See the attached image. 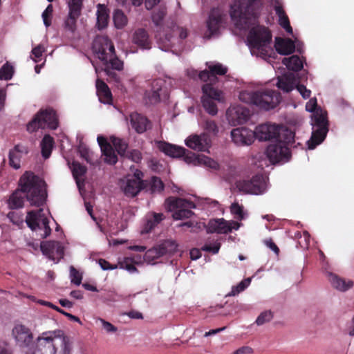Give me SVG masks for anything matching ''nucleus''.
Here are the masks:
<instances>
[{
    "label": "nucleus",
    "mask_w": 354,
    "mask_h": 354,
    "mask_svg": "<svg viewBox=\"0 0 354 354\" xmlns=\"http://www.w3.org/2000/svg\"><path fill=\"white\" fill-rule=\"evenodd\" d=\"M19 189L10 197L9 207L12 209L20 208L24 203V198L30 205L40 207L46 199L45 182L33 173L26 171L19 179Z\"/></svg>",
    "instance_id": "nucleus-1"
},
{
    "label": "nucleus",
    "mask_w": 354,
    "mask_h": 354,
    "mask_svg": "<svg viewBox=\"0 0 354 354\" xmlns=\"http://www.w3.org/2000/svg\"><path fill=\"white\" fill-rule=\"evenodd\" d=\"M209 71H202L199 73V79L205 82L202 87L203 96L201 102L205 110L210 115H215L218 109L215 101L222 100V93L214 84L218 82L216 75H225L227 68L219 63H207Z\"/></svg>",
    "instance_id": "nucleus-2"
},
{
    "label": "nucleus",
    "mask_w": 354,
    "mask_h": 354,
    "mask_svg": "<svg viewBox=\"0 0 354 354\" xmlns=\"http://www.w3.org/2000/svg\"><path fill=\"white\" fill-rule=\"evenodd\" d=\"M92 48L94 54L104 65V71L106 75L118 81L117 74L111 69L122 70L123 62L115 55V47L112 41L107 36L98 35L93 41Z\"/></svg>",
    "instance_id": "nucleus-3"
},
{
    "label": "nucleus",
    "mask_w": 354,
    "mask_h": 354,
    "mask_svg": "<svg viewBox=\"0 0 354 354\" xmlns=\"http://www.w3.org/2000/svg\"><path fill=\"white\" fill-rule=\"evenodd\" d=\"M37 351L33 354H71L68 338L61 330L41 333L35 342Z\"/></svg>",
    "instance_id": "nucleus-4"
},
{
    "label": "nucleus",
    "mask_w": 354,
    "mask_h": 354,
    "mask_svg": "<svg viewBox=\"0 0 354 354\" xmlns=\"http://www.w3.org/2000/svg\"><path fill=\"white\" fill-rule=\"evenodd\" d=\"M261 7V0H234L230 9L234 26L240 30H245L254 25Z\"/></svg>",
    "instance_id": "nucleus-5"
},
{
    "label": "nucleus",
    "mask_w": 354,
    "mask_h": 354,
    "mask_svg": "<svg viewBox=\"0 0 354 354\" xmlns=\"http://www.w3.org/2000/svg\"><path fill=\"white\" fill-rule=\"evenodd\" d=\"M271 33L267 28L261 26L252 27L247 37L252 55L265 60L272 57L275 53L271 46Z\"/></svg>",
    "instance_id": "nucleus-6"
},
{
    "label": "nucleus",
    "mask_w": 354,
    "mask_h": 354,
    "mask_svg": "<svg viewBox=\"0 0 354 354\" xmlns=\"http://www.w3.org/2000/svg\"><path fill=\"white\" fill-rule=\"evenodd\" d=\"M317 100L311 98L306 104V109L308 112H313L312 115L313 132L310 140L306 143L308 149H313L317 145L321 144L325 139L328 131V122L326 113L322 109H316Z\"/></svg>",
    "instance_id": "nucleus-7"
},
{
    "label": "nucleus",
    "mask_w": 354,
    "mask_h": 354,
    "mask_svg": "<svg viewBox=\"0 0 354 354\" xmlns=\"http://www.w3.org/2000/svg\"><path fill=\"white\" fill-rule=\"evenodd\" d=\"M239 97L243 102L254 104L266 111L274 109L281 101L279 93L268 88L256 91H242L240 92Z\"/></svg>",
    "instance_id": "nucleus-8"
},
{
    "label": "nucleus",
    "mask_w": 354,
    "mask_h": 354,
    "mask_svg": "<svg viewBox=\"0 0 354 354\" xmlns=\"http://www.w3.org/2000/svg\"><path fill=\"white\" fill-rule=\"evenodd\" d=\"M294 138V132L289 129H283L280 134V138L268 146L266 153L272 164L289 160L290 157L289 146L295 143Z\"/></svg>",
    "instance_id": "nucleus-9"
},
{
    "label": "nucleus",
    "mask_w": 354,
    "mask_h": 354,
    "mask_svg": "<svg viewBox=\"0 0 354 354\" xmlns=\"http://www.w3.org/2000/svg\"><path fill=\"white\" fill-rule=\"evenodd\" d=\"M187 35V28L172 24L162 32H158L156 37L159 48L162 50L169 51L173 47L180 46L183 40L186 39Z\"/></svg>",
    "instance_id": "nucleus-10"
},
{
    "label": "nucleus",
    "mask_w": 354,
    "mask_h": 354,
    "mask_svg": "<svg viewBox=\"0 0 354 354\" xmlns=\"http://www.w3.org/2000/svg\"><path fill=\"white\" fill-rule=\"evenodd\" d=\"M165 207L169 212H172L174 220H182L189 218L194 214L192 209L195 208L196 205L191 201L169 197L165 201Z\"/></svg>",
    "instance_id": "nucleus-11"
},
{
    "label": "nucleus",
    "mask_w": 354,
    "mask_h": 354,
    "mask_svg": "<svg viewBox=\"0 0 354 354\" xmlns=\"http://www.w3.org/2000/svg\"><path fill=\"white\" fill-rule=\"evenodd\" d=\"M26 223L32 231L42 230L43 232L39 234L42 239L50 234L51 229L48 225V219L41 208L28 212Z\"/></svg>",
    "instance_id": "nucleus-12"
},
{
    "label": "nucleus",
    "mask_w": 354,
    "mask_h": 354,
    "mask_svg": "<svg viewBox=\"0 0 354 354\" xmlns=\"http://www.w3.org/2000/svg\"><path fill=\"white\" fill-rule=\"evenodd\" d=\"M237 189L244 193L251 194H262L268 189L266 178L263 175L257 174L251 179H243L236 181Z\"/></svg>",
    "instance_id": "nucleus-13"
},
{
    "label": "nucleus",
    "mask_w": 354,
    "mask_h": 354,
    "mask_svg": "<svg viewBox=\"0 0 354 354\" xmlns=\"http://www.w3.org/2000/svg\"><path fill=\"white\" fill-rule=\"evenodd\" d=\"M68 13L64 22V29L74 33L77 29V21L82 13L83 0H67Z\"/></svg>",
    "instance_id": "nucleus-14"
},
{
    "label": "nucleus",
    "mask_w": 354,
    "mask_h": 354,
    "mask_svg": "<svg viewBox=\"0 0 354 354\" xmlns=\"http://www.w3.org/2000/svg\"><path fill=\"white\" fill-rule=\"evenodd\" d=\"M226 15L221 8H214L211 10L207 21V33L206 37L218 36L220 30L225 23Z\"/></svg>",
    "instance_id": "nucleus-15"
},
{
    "label": "nucleus",
    "mask_w": 354,
    "mask_h": 354,
    "mask_svg": "<svg viewBox=\"0 0 354 354\" xmlns=\"http://www.w3.org/2000/svg\"><path fill=\"white\" fill-rule=\"evenodd\" d=\"M241 223L234 221H226L224 218L212 219L209 221L207 232L209 233L227 234L232 230H237Z\"/></svg>",
    "instance_id": "nucleus-16"
},
{
    "label": "nucleus",
    "mask_w": 354,
    "mask_h": 354,
    "mask_svg": "<svg viewBox=\"0 0 354 354\" xmlns=\"http://www.w3.org/2000/svg\"><path fill=\"white\" fill-rule=\"evenodd\" d=\"M288 129L274 124H263L256 127L254 133V139L263 140H270L273 138L277 140L280 138L282 130Z\"/></svg>",
    "instance_id": "nucleus-17"
},
{
    "label": "nucleus",
    "mask_w": 354,
    "mask_h": 354,
    "mask_svg": "<svg viewBox=\"0 0 354 354\" xmlns=\"http://www.w3.org/2000/svg\"><path fill=\"white\" fill-rule=\"evenodd\" d=\"M177 250V245L174 241H166L162 244L148 250L145 254V260L148 263L153 261L166 254H171Z\"/></svg>",
    "instance_id": "nucleus-18"
},
{
    "label": "nucleus",
    "mask_w": 354,
    "mask_h": 354,
    "mask_svg": "<svg viewBox=\"0 0 354 354\" xmlns=\"http://www.w3.org/2000/svg\"><path fill=\"white\" fill-rule=\"evenodd\" d=\"M185 145L194 151L209 152L212 140L206 133H202L200 135L192 134L185 140Z\"/></svg>",
    "instance_id": "nucleus-19"
},
{
    "label": "nucleus",
    "mask_w": 354,
    "mask_h": 354,
    "mask_svg": "<svg viewBox=\"0 0 354 354\" xmlns=\"http://www.w3.org/2000/svg\"><path fill=\"white\" fill-rule=\"evenodd\" d=\"M249 117V109L241 105L230 106L226 111L227 120L232 126H236L245 122Z\"/></svg>",
    "instance_id": "nucleus-20"
},
{
    "label": "nucleus",
    "mask_w": 354,
    "mask_h": 354,
    "mask_svg": "<svg viewBox=\"0 0 354 354\" xmlns=\"http://www.w3.org/2000/svg\"><path fill=\"white\" fill-rule=\"evenodd\" d=\"M40 247L42 253L55 263H58L64 257V248L60 242L43 241L41 243Z\"/></svg>",
    "instance_id": "nucleus-21"
},
{
    "label": "nucleus",
    "mask_w": 354,
    "mask_h": 354,
    "mask_svg": "<svg viewBox=\"0 0 354 354\" xmlns=\"http://www.w3.org/2000/svg\"><path fill=\"white\" fill-rule=\"evenodd\" d=\"M302 45L295 39V42L290 39H283L277 37L275 39L274 47L276 50L281 55H290L295 48L299 53H303Z\"/></svg>",
    "instance_id": "nucleus-22"
},
{
    "label": "nucleus",
    "mask_w": 354,
    "mask_h": 354,
    "mask_svg": "<svg viewBox=\"0 0 354 354\" xmlns=\"http://www.w3.org/2000/svg\"><path fill=\"white\" fill-rule=\"evenodd\" d=\"M231 138L237 146L250 145L254 140V133L248 128H236L231 131Z\"/></svg>",
    "instance_id": "nucleus-23"
},
{
    "label": "nucleus",
    "mask_w": 354,
    "mask_h": 354,
    "mask_svg": "<svg viewBox=\"0 0 354 354\" xmlns=\"http://www.w3.org/2000/svg\"><path fill=\"white\" fill-rule=\"evenodd\" d=\"M37 116H39L41 129H57L58 126V120L54 110L50 109L41 110L37 114Z\"/></svg>",
    "instance_id": "nucleus-24"
},
{
    "label": "nucleus",
    "mask_w": 354,
    "mask_h": 354,
    "mask_svg": "<svg viewBox=\"0 0 354 354\" xmlns=\"http://www.w3.org/2000/svg\"><path fill=\"white\" fill-rule=\"evenodd\" d=\"M12 335L17 342L28 346L33 340L31 330L24 325H16L12 329Z\"/></svg>",
    "instance_id": "nucleus-25"
},
{
    "label": "nucleus",
    "mask_w": 354,
    "mask_h": 354,
    "mask_svg": "<svg viewBox=\"0 0 354 354\" xmlns=\"http://www.w3.org/2000/svg\"><path fill=\"white\" fill-rule=\"evenodd\" d=\"M97 140L104 156V162L110 165L115 164L118 161L117 155L106 139L102 136H99Z\"/></svg>",
    "instance_id": "nucleus-26"
},
{
    "label": "nucleus",
    "mask_w": 354,
    "mask_h": 354,
    "mask_svg": "<svg viewBox=\"0 0 354 354\" xmlns=\"http://www.w3.org/2000/svg\"><path fill=\"white\" fill-rule=\"evenodd\" d=\"M158 149L166 155L173 158H180L186 152V149L165 141L156 142Z\"/></svg>",
    "instance_id": "nucleus-27"
},
{
    "label": "nucleus",
    "mask_w": 354,
    "mask_h": 354,
    "mask_svg": "<svg viewBox=\"0 0 354 354\" xmlns=\"http://www.w3.org/2000/svg\"><path fill=\"white\" fill-rule=\"evenodd\" d=\"M129 120L132 128L138 133H144L150 127L148 119L136 112L130 114Z\"/></svg>",
    "instance_id": "nucleus-28"
},
{
    "label": "nucleus",
    "mask_w": 354,
    "mask_h": 354,
    "mask_svg": "<svg viewBox=\"0 0 354 354\" xmlns=\"http://www.w3.org/2000/svg\"><path fill=\"white\" fill-rule=\"evenodd\" d=\"M28 153L26 147L17 145L9 153V163L11 167L17 169L20 168V160L23 155Z\"/></svg>",
    "instance_id": "nucleus-29"
},
{
    "label": "nucleus",
    "mask_w": 354,
    "mask_h": 354,
    "mask_svg": "<svg viewBox=\"0 0 354 354\" xmlns=\"http://www.w3.org/2000/svg\"><path fill=\"white\" fill-rule=\"evenodd\" d=\"M132 41L142 49H149L151 46L149 35L147 31L142 28H139L133 32Z\"/></svg>",
    "instance_id": "nucleus-30"
},
{
    "label": "nucleus",
    "mask_w": 354,
    "mask_h": 354,
    "mask_svg": "<svg viewBox=\"0 0 354 354\" xmlns=\"http://www.w3.org/2000/svg\"><path fill=\"white\" fill-rule=\"evenodd\" d=\"M328 276L331 286L339 291L345 292L353 286V282L351 280H346L331 272Z\"/></svg>",
    "instance_id": "nucleus-31"
},
{
    "label": "nucleus",
    "mask_w": 354,
    "mask_h": 354,
    "mask_svg": "<svg viewBox=\"0 0 354 354\" xmlns=\"http://www.w3.org/2000/svg\"><path fill=\"white\" fill-rule=\"evenodd\" d=\"M95 86L99 100L104 104H110L112 100V95L108 86L103 81L97 78Z\"/></svg>",
    "instance_id": "nucleus-32"
},
{
    "label": "nucleus",
    "mask_w": 354,
    "mask_h": 354,
    "mask_svg": "<svg viewBox=\"0 0 354 354\" xmlns=\"http://www.w3.org/2000/svg\"><path fill=\"white\" fill-rule=\"evenodd\" d=\"M274 8L275 12L279 17V24L280 26L283 27L286 30V32L292 34V28L290 25L288 17L283 10V6L278 0H274Z\"/></svg>",
    "instance_id": "nucleus-33"
},
{
    "label": "nucleus",
    "mask_w": 354,
    "mask_h": 354,
    "mask_svg": "<svg viewBox=\"0 0 354 354\" xmlns=\"http://www.w3.org/2000/svg\"><path fill=\"white\" fill-rule=\"evenodd\" d=\"M96 16L97 28L101 30L106 28L109 19V12L105 5L101 3L97 5Z\"/></svg>",
    "instance_id": "nucleus-34"
},
{
    "label": "nucleus",
    "mask_w": 354,
    "mask_h": 354,
    "mask_svg": "<svg viewBox=\"0 0 354 354\" xmlns=\"http://www.w3.org/2000/svg\"><path fill=\"white\" fill-rule=\"evenodd\" d=\"M296 80L295 74L288 73L281 77H279L277 86L279 88L285 92H290L295 88Z\"/></svg>",
    "instance_id": "nucleus-35"
},
{
    "label": "nucleus",
    "mask_w": 354,
    "mask_h": 354,
    "mask_svg": "<svg viewBox=\"0 0 354 354\" xmlns=\"http://www.w3.org/2000/svg\"><path fill=\"white\" fill-rule=\"evenodd\" d=\"M143 188L140 182L136 179L129 178L122 186L124 194L127 196L133 197L136 196Z\"/></svg>",
    "instance_id": "nucleus-36"
},
{
    "label": "nucleus",
    "mask_w": 354,
    "mask_h": 354,
    "mask_svg": "<svg viewBox=\"0 0 354 354\" xmlns=\"http://www.w3.org/2000/svg\"><path fill=\"white\" fill-rule=\"evenodd\" d=\"M70 167L72 170L73 176L75 180L76 184L80 189L81 187L84 185V179L82 177L86 172V167L77 162H73Z\"/></svg>",
    "instance_id": "nucleus-37"
},
{
    "label": "nucleus",
    "mask_w": 354,
    "mask_h": 354,
    "mask_svg": "<svg viewBox=\"0 0 354 354\" xmlns=\"http://www.w3.org/2000/svg\"><path fill=\"white\" fill-rule=\"evenodd\" d=\"M164 218L165 216L162 213H153L151 216H149L141 231L142 234L150 232Z\"/></svg>",
    "instance_id": "nucleus-38"
},
{
    "label": "nucleus",
    "mask_w": 354,
    "mask_h": 354,
    "mask_svg": "<svg viewBox=\"0 0 354 354\" xmlns=\"http://www.w3.org/2000/svg\"><path fill=\"white\" fill-rule=\"evenodd\" d=\"M282 63L291 71H298L303 68V62L297 55H292L289 58H283Z\"/></svg>",
    "instance_id": "nucleus-39"
},
{
    "label": "nucleus",
    "mask_w": 354,
    "mask_h": 354,
    "mask_svg": "<svg viewBox=\"0 0 354 354\" xmlns=\"http://www.w3.org/2000/svg\"><path fill=\"white\" fill-rule=\"evenodd\" d=\"M54 141L49 135H46L41 142V153L44 158H48L51 154Z\"/></svg>",
    "instance_id": "nucleus-40"
},
{
    "label": "nucleus",
    "mask_w": 354,
    "mask_h": 354,
    "mask_svg": "<svg viewBox=\"0 0 354 354\" xmlns=\"http://www.w3.org/2000/svg\"><path fill=\"white\" fill-rule=\"evenodd\" d=\"M230 212L236 219L239 221L243 220L248 216V214L244 210L243 206L239 205L237 202L232 203L230 205Z\"/></svg>",
    "instance_id": "nucleus-41"
},
{
    "label": "nucleus",
    "mask_w": 354,
    "mask_h": 354,
    "mask_svg": "<svg viewBox=\"0 0 354 354\" xmlns=\"http://www.w3.org/2000/svg\"><path fill=\"white\" fill-rule=\"evenodd\" d=\"M113 18L115 26L118 29L122 28L127 24V17L123 12L120 10H115Z\"/></svg>",
    "instance_id": "nucleus-42"
},
{
    "label": "nucleus",
    "mask_w": 354,
    "mask_h": 354,
    "mask_svg": "<svg viewBox=\"0 0 354 354\" xmlns=\"http://www.w3.org/2000/svg\"><path fill=\"white\" fill-rule=\"evenodd\" d=\"M198 166H204L214 170L219 169L218 163L214 159L205 155L201 154Z\"/></svg>",
    "instance_id": "nucleus-43"
},
{
    "label": "nucleus",
    "mask_w": 354,
    "mask_h": 354,
    "mask_svg": "<svg viewBox=\"0 0 354 354\" xmlns=\"http://www.w3.org/2000/svg\"><path fill=\"white\" fill-rule=\"evenodd\" d=\"M201 154H196L192 151L186 149V152L182 157H183L184 161L188 165H192L194 166H198L199 162V158Z\"/></svg>",
    "instance_id": "nucleus-44"
},
{
    "label": "nucleus",
    "mask_w": 354,
    "mask_h": 354,
    "mask_svg": "<svg viewBox=\"0 0 354 354\" xmlns=\"http://www.w3.org/2000/svg\"><path fill=\"white\" fill-rule=\"evenodd\" d=\"M14 73L12 66L6 63L0 69V80H9L12 78Z\"/></svg>",
    "instance_id": "nucleus-45"
},
{
    "label": "nucleus",
    "mask_w": 354,
    "mask_h": 354,
    "mask_svg": "<svg viewBox=\"0 0 354 354\" xmlns=\"http://www.w3.org/2000/svg\"><path fill=\"white\" fill-rule=\"evenodd\" d=\"M250 278H247L241 281L237 286L232 287L229 295L235 296L238 295L239 292L243 291L250 284Z\"/></svg>",
    "instance_id": "nucleus-46"
},
{
    "label": "nucleus",
    "mask_w": 354,
    "mask_h": 354,
    "mask_svg": "<svg viewBox=\"0 0 354 354\" xmlns=\"http://www.w3.org/2000/svg\"><path fill=\"white\" fill-rule=\"evenodd\" d=\"M111 140L118 153L123 154L125 152L127 145L124 141L114 136L111 138Z\"/></svg>",
    "instance_id": "nucleus-47"
},
{
    "label": "nucleus",
    "mask_w": 354,
    "mask_h": 354,
    "mask_svg": "<svg viewBox=\"0 0 354 354\" xmlns=\"http://www.w3.org/2000/svg\"><path fill=\"white\" fill-rule=\"evenodd\" d=\"M150 186L151 193H160L164 188V185L162 180L156 176L151 178Z\"/></svg>",
    "instance_id": "nucleus-48"
},
{
    "label": "nucleus",
    "mask_w": 354,
    "mask_h": 354,
    "mask_svg": "<svg viewBox=\"0 0 354 354\" xmlns=\"http://www.w3.org/2000/svg\"><path fill=\"white\" fill-rule=\"evenodd\" d=\"M273 317L272 313L270 310H266L262 312L257 318L256 324L258 326H261L266 323H268L272 320Z\"/></svg>",
    "instance_id": "nucleus-49"
},
{
    "label": "nucleus",
    "mask_w": 354,
    "mask_h": 354,
    "mask_svg": "<svg viewBox=\"0 0 354 354\" xmlns=\"http://www.w3.org/2000/svg\"><path fill=\"white\" fill-rule=\"evenodd\" d=\"M8 218L17 227L21 228L24 225V219L22 216L15 212L8 214Z\"/></svg>",
    "instance_id": "nucleus-50"
},
{
    "label": "nucleus",
    "mask_w": 354,
    "mask_h": 354,
    "mask_svg": "<svg viewBox=\"0 0 354 354\" xmlns=\"http://www.w3.org/2000/svg\"><path fill=\"white\" fill-rule=\"evenodd\" d=\"M203 128L208 133L216 135L218 132V127L216 123L212 120H207L203 124Z\"/></svg>",
    "instance_id": "nucleus-51"
},
{
    "label": "nucleus",
    "mask_w": 354,
    "mask_h": 354,
    "mask_svg": "<svg viewBox=\"0 0 354 354\" xmlns=\"http://www.w3.org/2000/svg\"><path fill=\"white\" fill-rule=\"evenodd\" d=\"M70 278L71 283L76 286L80 285L82 279V275L73 266L70 267Z\"/></svg>",
    "instance_id": "nucleus-52"
},
{
    "label": "nucleus",
    "mask_w": 354,
    "mask_h": 354,
    "mask_svg": "<svg viewBox=\"0 0 354 354\" xmlns=\"http://www.w3.org/2000/svg\"><path fill=\"white\" fill-rule=\"evenodd\" d=\"M45 51V47L39 44L32 49L30 58L35 62H38L39 58L42 56L43 53Z\"/></svg>",
    "instance_id": "nucleus-53"
},
{
    "label": "nucleus",
    "mask_w": 354,
    "mask_h": 354,
    "mask_svg": "<svg viewBox=\"0 0 354 354\" xmlns=\"http://www.w3.org/2000/svg\"><path fill=\"white\" fill-rule=\"evenodd\" d=\"M162 94L153 90L147 91L145 93V97L148 100L150 104H156L160 100V96Z\"/></svg>",
    "instance_id": "nucleus-54"
},
{
    "label": "nucleus",
    "mask_w": 354,
    "mask_h": 354,
    "mask_svg": "<svg viewBox=\"0 0 354 354\" xmlns=\"http://www.w3.org/2000/svg\"><path fill=\"white\" fill-rule=\"evenodd\" d=\"M221 243L216 241L213 243H207L203 247L202 250L203 251L212 252V254H217L220 250Z\"/></svg>",
    "instance_id": "nucleus-55"
},
{
    "label": "nucleus",
    "mask_w": 354,
    "mask_h": 354,
    "mask_svg": "<svg viewBox=\"0 0 354 354\" xmlns=\"http://www.w3.org/2000/svg\"><path fill=\"white\" fill-rule=\"evenodd\" d=\"M78 151L80 156L84 158L87 162L93 163L92 153L90 150L84 145H80L78 147Z\"/></svg>",
    "instance_id": "nucleus-56"
},
{
    "label": "nucleus",
    "mask_w": 354,
    "mask_h": 354,
    "mask_svg": "<svg viewBox=\"0 0 354 354\" xmlns=\"http://www.w3.org/2000/svg\"><path fill=\"white\" fill-rule=\"evenodd\" d=\"M53 6L51 4L48 5L45 10L42 12V19L44 21V24L46 27H48L51 24V15L53 12Z\"/></svg>",
    "instance_id": "nucleus-57"
},
{
    "label": "nucleus",
    "mask_w": 354,
    "mask_h": 354,
    "mask_svg": "<svg viewBox=\"0 0 354 354\" xmlns=\"http://www.w3.org/2000/svg\"><path fill=\"white\" fill-rule=\"evenodd\" d=\"M41 122L39 120V116H37V115L34 117V118L28 122L27 124V131L29 132H34L39 128L41 129Z\"/></svg>",
    "instance_id": "nucleus-58"
},
{
    "label": "nucleus",
    "mask_w": 354,
    "mask_h": 354,
    "mask_svg": "<svg viewBox=\"0 0 354 354\" xmlns=\"http://www.w3.org/2000/svg\"><path fill=\"white\" fill-rule=\"evenodd\" d=\"M97 321L102 324V328L107 333H115L118 330V328L115 326H113L111 323L104 320V319L98 318Z\"/></svg>",
    "instance_id": "nucleus-59"
},
{
    "label": "nucleus",
    "mask_w": 354,
    "mask_h": 354,
    "mask_svg": "<svg viewBox=\"0 0 354 354\" xmlns=\"http://www.w3.org/2000/svg\"><path fill=\"white\" fill-rule=\"evenodd\" d=\"M165 85V82L162 79L155 80L151 83V90L157 91L163 93V86Z\"/></svg>",
    "instance_id": "nucleus-60"
},
{
    "label": "nucleus",
    "mask_w": 354,
    "mask_h": 354,
    "mask_svg": "<svg viewBox=\"0 0 354 354\" xmlns=\"http://www.w3.org/2000/svg\"><path fill=\"white\" fill-rule=\"evenodd\" d=\"M165 11L164 9H160L158 11L154 12L152 15V20L156 26H159L165 15Z\"/></svg>",
    "instance_id": "nucleus-61"
},
{
    "label": "nucleus",
    "mask_w": 354,
    "mask_h": 354,
    "mask_svg": "<svg viewBox=\"0 0 354 354\" xmlns=\"http://www.w3.org/2000/svg\"><path fill=\"white\" fill-rule=\"evenodd\" d=\"M296 88L304 99L310 97L311 91L306 88L305 86L302 84H297L296 86Z\"/></svg>",
    "instance_id": "nucleus-62"
},
{
    "label": "nucleus",
    "mask_w": 354,
    "mask_h": 354,
    "mask_svg": "<svg viewBox=\"0 0 354 354\" xmlns=\"http://www.w3.org/2000/svg\"><path fill=\"white\" fill-rule=\"evenodd\" d=\"M98 263H99L100 266L101 267V268L104 270H114V269L117 268L116 265L112 266L109 263V262H108L107 261L102 259H101L98 261Z\"/></svg>",
    "instance_id": "nucleus-63"
},
{
    "label": "nucleus",
    "mask_w": 354,
    "mask_h": 354,
    "mask_svg": "<svg viewBox=\"0 0 354 354\" xmlns=\"http://www.w3.org/2000/svg\"><path fill=\"white\" fill-rule=\"evenodd\" d=\"M253 349L248 346H242L237 350H236L234 352H233L232 354H252L253 353Z\"/></svg>",
    "instance_id": "nucleus-64"
}]
</instances>
